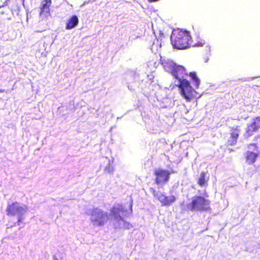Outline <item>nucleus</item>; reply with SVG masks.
<instances>
[{"label": "nucleus", "instance_id": "obj_19", "mask_svg": "<svg viewBox=\"0 0 260 260\" xmlns=\"http://www.w3.org/2000/svg\"><path fill=\"white\" fill-rule=\"evenodd\" d=\"M5 91V90L3 89H0V92H3Z\"/></svg>", "mask_w": 260, "mask_h": 260}, {"label": "nucleus", "instance_id": "obj_10", "mask_svg": "<svg viewBox=\"0 0 260 260\" xmlns=\"http://www.w3.org/2000/svg\"><path fill=\"white\" fill-rule=\"evenodd\" d=\"M52 4L51 0H43L39 7L40 16H48L50 14V7Z\"/></svg>", "mask_w": 260, "mask_h": 260}, {"label": "nucleus", "instance_id": "obj_12", "mask_svg": "<svg viewBox=\"0 0 260 260\" xmlns=\"http://www.w3.org/2000/svg\"><path fill=\"white\" fill-rule=\"evenodd\" d=\"M258 156L259 153H254L250 151H247L245 155L246 162L249 165H252L255 162Z\"/></svg>", "mask_w": 260, "mask_h": 260}, {"label": "nucleus", "instance_id": "obj_5", "mask_svg": "<svg viewBox=\"0 0 260 260\" xmlns=\"http://www.w3.org/2000/svg\"><path fill=\"white\" fill-rule=\"evenodd\" d=\"M127 210L121 204H115L110 209V214L116 222L114 224L116 228L120 225L119 222L122 221L124 222V224H127L125 228H128L129 223L124 221L122 217V216H125Z\"/></svg>", "mask_w": 260, "mask_h": 260}, {"label": "nucleus", "instance_id": "obj_4", "mask_svg": "<svg viewBox=\"0 0 260 260\" xmlns=\"http://www.w3.org/2000/svg\"><path fill=\"white\" fill-rule=\"evenodd\" d=\"M27 210L26 206H22L19 202L15 201L8 204L6 212L9 217L16 216L17 218V224L19 225L22 222L23 215Z\"/></svg>", "mask_w": 260, "mask_h": 260}, {"label": "nucleus", "instance_id": "obj_16", "mask_svg": "<svg viewBox=\"0 0 260 260\" xmlns=\"http://www.w3.org/2000/svg\"><path fill=\"white\" fill-rule=\"evenodd\" d=\"M205 44V41L204 40H202L200 42H198L197 43L193 44L192 46H198V47H202Z\"/></svg>", "mask_w": 260, "mask_h": 260}, {"label": "nucleus", "instance_id": "obj_14", "mask_svg": "<svg viewBox=\"0 0 260 260\" xmlns=\"http://www.w3.org/2000/svg\"><path fill=\"white\" fill-rule=\"evenodd\" d=\"M207 173L204 171L200 173L197 182L198 184L200 187H206L208 186V182L209 181V178L207 176Z\"/></svg>", "mask_w": 260, "mask_h": 260}, {"label": "nucleus", "instance_id": "obj_7", "mask_svg": "<svg viewBox=\"0 0 260 260\" xmlns=\"http://www.w3.org/2000/svg\"><path fill=\"white\" fill-rule=\"evenodd\" d=\"M154 182L157 185H164L169 181L171 172L167 170L159 168L154 171Z\"/></svg>", "mask_w": 260, "mask_h": 260}, {"label": "nucleus", "instance_id": "obj_21", "mask_svg": "<svg viewBox=\"0 0 260 260\" xmlns=\"http://www.w3.org/2000/svg\"><path fill=\"white\" fill-rule=\"evenodd\" d=\"M54 260H58V259H54Z\"/></svg>", "mask_w": 260, "mask_h": 260}, {"label": "nucleus", "instance_id": "obj_15", "mask_svg": "<svg viewBox=\"0 0 260 260\" xmlns=\"http://www.w3.org/2000/svg\"><path fill=\"white\" fill-rule=\"evenodd\" d=\"M189 76L190 77L193 82H194L195 87L198 88L200 84V80L198 78L196 72H190L189 74Z\"/></svg>", "mask_w": 260, "mask_h": 260}, {"label": "nucleus", "instance_id": "obj_1", "mask_svg": "<svg viewBox=\"0 0 260 260\" xmlns=\"http://www.w3.org/2000/svg\"><path fill=\"white\" fill-rule=\"evenodd\" d=\"M164 67L174 78L178 80L179 83L177 86L180 89L181 95L187 102H190L196 97L197 92L191 87L189 82L185 79L188 74L183 66L177 65L172 61H168L164 63Z\"/></svg>", "mask_w": 260, "mask_h": 260}, {"label": "nucleus", "instance_id": "obj_13", "mask_svg": "<svg viewBox=\"0 0 260 260\" xmlns=\"http://www.w3.org/2000/svg\"><path fill=\"white\" fill-rule=\"evenodd\" d=\"M79 23V19L76 15L72 16L67 21L66 29H71L76 26Z\"/></svg>", "mask_w": 260, "mask_h": 260}, {"label": "nucleus", "instance_id": "obj_3", "mask_svg": "<svg viewBox=\"0 0 260 260\" xmlns=\"http://www.w3.org/2000/svg\"><path fill=\"white\" fill-rule=\"evenodd\" d=\"M187 208L190 211L208 212L211 209L210 200L199 195L191 198V201L187 205Z\"/></svg>", "mask_w": 260, "mask_h": 260}, {"label": "nucleus", "instance_id": "obj_2", "mask_svg": "<svg viewBox=\"0 0 260 260\" xmlns=\"http://www.w3.org/2000/svg\"><path fill=\"white\" fill-rule=\"evenodd\" d=\"M190 36L185 30H177L173 31L171 40L174 48L184 49L191 46L190 44Z\"/></svg>", "mask_w": 260, "mask_h": 260}, {"label": "nucleus", "instance_id": "obj_20", "mask_svg": "<svg viewBox=\"0 0 260 260\" xmlns=\"http://www.w3.org/2000/svg\"><path fill=\"white\" fill-rule=\"evenodd\" d=\"M1 13H2V14H4V12H1Z\"/></svg>", "mask_w": 260, "mask_h": 260}, {"label": "nucleus", "instance_id": "obj_9", "mask_svg": "<svg viewBox=\"0 0 260 260\" xmlns=\"http://www.w3.org/2000/svg\"><path fill=\"white\" fill-rule=\"evenodd\" d=\"M153 195L161 203L162 206H169L176 200L175 196L171 195L166 196L162 193L158 194L155 190L152 189Z\"/></svg>", "mask_w": 260, "mask_h": 260}, {"label": "nucleus", "instance_id": "obj_6", "mask_svg": "<svg viewBox=\"0 0 260 260\" xmlns=\"http://www.w3.org/2000/svg\"><path fill=\"white\" fill-rule=\"evenodd\" d=\"M91 216V221L98 226L104 225L108 219V213L98 208L93 209Z\"/></svg>", "mask_w": 260, "mask_h": 260}, {"label": "nucleus", "instance_id": "obj_17", "mask_svg": "<svg viewBox=\"0 0 260 260\" xmlns=\"http://www.w3.org/2000/svg\"><path fill=\"white\" fill-rule=\"evenodd\" d=\"M251 146L254 147V149L255 150L257 151L258 150V146H257V144H256V143H250V144H249L248 145V148H250Z\"/></svg>", "mask_w": 260, "mask_h": 260}, {"label": "nucleus", "instance_id": "obj_18", "mask_svg": "<svg viewBox=\"0 0 260 260\" xmlns=\"http://www.w3.org/2000/svg\"><path fill=\"white\" fill-rule=\"evenodd\" d=\"M7 2H8V1H6L4 3L3 5L2 6H0V8H1V7H4V6H6V5H7Z\"/></svg>", "mask_w": 260, "mask_h": 260}, {"label": "nucleus", "instance_id": "obj_11", "mask_svg": "<svg viewBox=\"0 0 260 260\" xmlns=\"http://www.w3.org/2000/svg\"><path fill=\"white\" fill-rule=\"evenodd\" d=\"M239 130L237 127H233L231 129L230 136L231 139L228 141V144L230 146L234 145L236 144L239 137Z\"/></svg>", "mask_w": 260, "mask_h": 260}, {"label": "nucleus", "instance_id": "obj_8", "mask_svg": "<svg viewBox=\"0 0 260 260\" xmlns=\"http://www.w3.org/2000/svg\"><path fill=\"white\" fill-rule=\"evenodd\" d=\"M260 129V116L253 118L251 122L247 125L245 132V137L248 138L257 132Z\"/></svg>", "mask_w": 260, "mask_h": 260}]
</instances>
